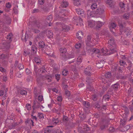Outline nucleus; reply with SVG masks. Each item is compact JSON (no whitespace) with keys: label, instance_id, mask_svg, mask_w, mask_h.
Masks as SVG:
<instances>
[{"label":"nucleus","instance_id":"1","mask_svg":"<svg viewBox=\"0 0 133 133\" xmlns=\"http://www.w3.org/2000/svg\"><path fill=\"white\" fill-rule=\"evenodd\" d=\"M105 50H104L103 49H102L101 50V52H100L101 54L97 56V57H99L100 56H102V55L106 56L110 55V52L108 51V50L106 48H105Z\"/></svg>","mask_w":133,"mask_h":133},{"label":"nucleus","instance_id":"2","mask_svg":"<svg viewBox=\"0 0 133 133\" xmlns=\"http://www.w3.org/2000/svg\"><path fill=\"white\" fill-rule=\"evenodd\" d=\"M33 104L32 108L33 110H34L36 108H40L41 109V107L43 108H44L42 105H40V103L38 102L37 101H34Z\"/></svg>","mask_w":133,"mask_h":133},{"label":"nucleus","instance_id":"3","mask_svg":"<svg viewBox=\"0 0 133 133\" xmlns=\"http://www.w3.org/2000/svg\"><path fill=\"white\" fill-rule=\"evenodd\" d=\"M108 39L109 40L108 42V44L109 45H108V47L110 48V47L112 48V45L114 44L115 43L114 40V38L112 37H109V38H108Z\"/></svg>","mask_w":133,"mask_h":133},{"label":"nucleus","instance_id":"4","mask_svg":"<svg viewBox=\"0 0 133 133\" xmlns=\"http://www.w3.org/2000/svg\"><path fill=\"white\" fill-rule=\"evenodd\" d=\"M92 36L90 35H88L85 40V43L87 45L89 46L90 44L92 43L93 40L91 39Z\"/></svg>","mask_w":133,"mask_h":133},{"label":"nucleus","instance_id":"5","mask_svg":"<svg viewBox=\"0 0 133 133\" xmlns=\"http://www.w3.org/2000/svg\"><path fill=\"white\" fill-rule=\"evenodd\" d=\"M105 62L103 60L97 61L96 63L97 66L99 68H102L104 64L105 63Z\"/></svg>","mask_w":133,"mask_h":133},{"label":"nucleus","instance_id":"6","mask_svg":"<svg viewBox=\"0 0 133 133\" xmlns=\"http://www.w3.org/2000/svg\"><path fill=\"white\" fill-rule=\"evenodd\" d=\"M91 70V67L90 66H89L86 68L84 70L85 74L88 76L91 75V73L90 71Z\"/></svg>","mask_w":133,"mask_h":133},{"label":"nucleus","instance_id":"7","mask_svg":"<svg viewBox=\"0 0 133 133\" xmlns=\"http://www.w3.org/2000/svg\"><path fill=\"white\" fill-rule=\"evenodd\" d=\"M87 14L88 17H93L96 15L95 11H91L89 10H88L87 11Z\"/></svg>","mask_w":133,"mask_h":133},{"label":"nucleus","instance_id":"8","mask_svg":"<svg viewBox=\"0 0 133 133\" xmlns=\"http://www.w3.org/2000/svg\"><path fill=\"white\" fill-rule=\"evenodd\" d=\"M117 25L116 24L114 23H112L110 24L109 26V27L110 31L113 33H114V31L115 30V29Z\"/></svg>","mask_w":133,"mask_h":133},{"label":"nucleus","instance_id":"9","mask_svg":"<svg viewBox=\"0 0 133 133\" xmlns=\"http://www.w3.org/2000/svg\"><path fill=\"white\" fill-rule=\"evenodd\" d=\"M96 15H101L104 13V9L103 8H100L97 9L95 11Z\"/></svg>","mask_w":133,"mask_h":133},{"label":"nucleus","instance_id":"10","mask_svg":"<svg viewBox=\"0 0 133 133\" xmlns=\"http://www.w3.org/2000/svg\"><path fill=\"white\" fill-rule=\"evenodd\" d=\"M62 25V26H61V27H62L63 31L65 32L69 30L70 28L69 26L65 25L64 24Z\"/></svg>","mask_w":133,"mask_h":133},{"label":"nucleus","instance_id":"11","mask_svg":"<svg viewBox=\"0 0 133 133\" xmlns=\"http://www.w3.org/2000/svg\"><path fill=\"white\" fill-rule=\"evenodd\" d=\"M76 12L78 15H80L82 17H85V15L83 10H82V13H81V10L79 9H76Z\"/></svg>","mask_w":133,"mask_h":133},{"label":"nucleus","instance_id":"12","mask_svg":"<svg viewBox=\"0 0 133 133\" xmlns=\"http://www.w3.org/2000/svg\"><path fill=\"white\" fill-rule=\"evenodd\" d=\"M67 12L68 11L66 10H62L59 12V15L61 17H63L66 16V14L65 13H67Z\"/></svg>","mask_w":133,"mask_h":133},{"label":"nucleus","instance_id":"13","mask_svg":"<svg viewBox=\"0 0 133 133\" xmlns=\"http://www.w3.org/2000/svg\"><path fill=\"white\" fill-rule=\"evenodd\" d=\"M108 125V124L106 123L104 121H103L101 124V129L102 130H103L105 127H107Z\"/></svg>","mask_w":133,"mask_h":133},{"label":"nucleus","instance_id":"14","mask_svg":"<svg viewBox=\"0 0 133 133\" xmlns=\"http://www.w3.org/2000/svg\"><path fill=\"white\" fill-rule=\"evenodd\" d=\"M127 119L126 118H124L121 119L120 121V125L121 127L124 126L126 124Z\"/></svg>","mask_w":133,"mask_h":133},{"label":"nucleus","instance_id":"15","mask_svg":"<svg viewBox=\"0 0 133 133\" xmlns=\"http://www.w3.org/2000/svg\"><path fill=\"white\" fill-rule=\"evenodd\" d=\"M88 26L91 28H92L95 26L96 23L95 21H88Z\"/></svg>","mask_w":133,"mask_h":133},{"label":"nucleus","instance_id":"16","mask_svg":"<svg viewBox=\"0 0 133 133\" xmlns=\"http://www.w3.org/2000/svg\"><path fill=\"white\" fill-rule=\"evenodd\" d=\"M41 24L40 23L39 21H36L34 23V28L37 27L38 28H39L41 27Z\"/></svg>","mask_w":133,"mask_h":133},{"label":"nucleus","instance_id":"17","mask_svg":"<svg viewBox=\"0 0 133 133\" xmlns=\"http://www.w3.org/2000/svg\"><path fill=\"white\" fill-rule=\"evenodd\" d=\"M119 85V83H117L112 85L111 87V88L115 90H117Z\"/></svg>","mask_w":133,"mask_h":133},{"label":"nucleus","instance_id":"18","mask_svg":"<svg viewBox=\"0 0 133 133\" xmlns=\"http://www.w3.org/2000/svg\"><path fill=\"white\" fill-rule=\"evenodd\" d=\"M96 24L97 25L95 27V28L96 29H98L99 28H100L103 25V23L100 21L97 22Z\"/></svg>","mask_w":133,"mask_h":133},{"label":"nucleus","instance_id":"19","mask_svg":"<svg viewBox=\"0 0 133 133\" xmlns=\"http://www.w3.org/2000/svg\"><path fill=\"white\" fill-rule=\"evenodd\" d=\"M83 36V35L82 31H79L76 34V36L78 39H81Z\"/></svg>","mask_w":133,"mask_h":133},{"label":"nucleus","instance_id":"20","mask_svg":"<svg viewBox=\"0 0 133 133\" xmlns=\"http://www.w3.org/2000/svg\"><path fill=\"white\" fill-rule=\"evenodd\" d=\"M74 5L75 6H78L80 5V1L79 0H72Z\"/></svg>","mask_w":133,"mask_h":133},{"label":"nucleus","instance_id":"21","mask_svg":"<svg viewBox=\"0 0 133 133\" xmlns=\"http://www.w3.org/2000/svg\"><path fill=\"white\" fill-rule=\"evenodd\" d=\"M38 44L39 47L41 48H44L45 46L44 42L43 41L39 42Z\"/></svg>","mask_w":133,"mask_h":133},{"label":"nucleus","instance_id":"22","mask_svg":"<svg viewBox=\"0 0 133 133\" xmlns=\"http://www.w3.org/2000/svg\"><path fill=\"white\" fill-rule=\"evenodd\" d=\"M108 94H109V95L107 94H106L103 97L104 99L105 100H106L109 99L110 97V94H111V92L110 91V90L108 91Z\"/></svg>","mask_w":133,"mask_h":133},{"label":"nucleus","instance_id":"23","mask_svg":"<svg viewBox=\"0 0 133 133\" xmlns=\"http://www.w3.org/2000/svg\"><path fill=\"white\" fill-rule=\"evenodd\" d=\"M125 23L123 21H119L118 25L120 28H123L125 26Z\"/></svg>","mask_w":133,"mask_h":133},{"label":"nucleus","instance_id":"24","mask_svg":"<svg viewBox=\"0 0 133 133\" xmlns=\"http://www.w3.org/2000/svg\"><path fill=\"white\" fill-rule=\"evenodd\" d=\"M122 108L124 111L125 114L126 115L128 114L129 112V109L128 108L125 106H123L122 107Z\"/></svg>","mask_w":133,"mask_h":133},{"label":"nucleus","instance_id":"25","mask_svg":"<svg viewBox=\"0 0 133 133\" xmlns=\"http://www.w3.org/2000/svg\"><path fill=\"white\" fill-rule=\"evenodd\" d=\"M91 50H92L93 53H95L96 54H99V55L101 54V51L97 49L94 48V49H92Z\"/></svg>","mask_w":133,"mask_h":133},{"label":"nucleus","instance_id":"26","mask_svg":"<svg viewBox=\"0 0 133 133\" xmlns=\"http://www.w3.org/2000/svg\"><path fill=\"white\" fill-rule=\"evenodd\" d=\"M127 125L126 126H125L122 127V131H127L128 129L130 128V125Z\"/></svg>","mask_w":133,"mask_h":133},{"label":"nucleus","instance_id":"27","mask_svg":"<svg viewBox=\"0 0 133 133\" xmlns=\"http://www.w3.org/2000/svg\"><path fill=\"white\" fill-rule=\"evenodd\" d=\"M66 52L65 53H61L60 54L61 56L62 57V59L64 60H66L67 59Z\"/></svg>","mask_w":133,"mask_h":133},{"label":"nucleus","instance_id":"28","mask_svg":"<svg viewBox=\"0 0 133 133\" xmlns=\"http://www.w3.org/2000/svg\"><path fill=\"white\" fill-rule=\"evenodd\" d=\"M47 36L49 38H51L52 37L53 34L51 31L48 30L47 31Z\"/></svg>","mask_w":133,"mask_h":133},{"label":"nucleus","instance_id":"29","mask_svg":"<svg viewBox=\"0 0 133 133\" xmlns=\"http://www.w3.org/2000/svg\"><path fill=\"white\" fill-rule=\"evenodd\" d=\"M68 5V2L66 1H63V3L61 4L62 7L66 8V7Z\"/></svg>","mask_w":133,"mask_h":133},{"label":"nucleus","instance_id":"30","mask_svg":"<svg viewBox=\"0 0 133 133\" xmlns=\"http://www.w3.org/2000/svg\"><path fill=\"white\" fill-rule=\"evenodd\" d=\"M79 17H73L72 19V21L74 23H75V22L78 23L79 22Z\"/></svg>","mask_w":133,"mask_h":133},{"label":"nucleus","instance_id":"31","mask_svg":"<svg viewBox=\"0 0 133 133\" xmlns=\"http://www.w3.org/2000/svg\"><path fill=\"white\" fill-rule=\"evenodd\" d=\"M44 133H50L51 132V130L48 127H47L46 128H44Z\"/></svg>","mask_w":133,"mask_h":133},{"label":"nucleus","instance_id":"32","mask_svg":"<svg viewBox=\"0 0 133 133\" xmlns=\"http://www.w3.org/2000/svg\"><path fill=\"white\" fill-rule=\"evenodd\" d=\"M60 51L61 53H65L66 52L67 50L64 47L61 48L60 49Z\"/></svg>","mask_w":133,"mask_h":133},{"label":"nucleus","instance_id":"33","mask_svg":"<svg viewBox=\"0 0 133 133\" xmlns=\"http://www.w3.org/2000/svg\"><path fill=\"white\" fill-rule=\"evenodd\" d=\"M45 78L49 82H50L51 81L52 77L50 75H47L45 76Z\"/></svg>","mask_w":133,"mask_h":133},{"label":"nucleus","instance_id":"34","mask_svg":"<svg viewBox=\"0 0 133 133\" xmlns=\"http://www.w3.org/2000/svg\"><path fill=\"white\" fill-rule=\"evenodd\" d=\"M85 129L84 128H79L78 129V131L80 133H86V132H85Z\"/></svg>","mask_w":133,"mask_h":133},{"label":"nucleus","instance_id":"35","mask_svg":"<svg viewBox=\"0 0 133 133\" xmlns=\"http://www.w3.org/2000/svg\"><path fill=\"white\" fill-rule=\"evenodd\" d=\"M34 60L36 63H40L41 62V60L38 58L35 57H34Z\"/></svg>","mask_w":133,"mask_h":133},{"label":"nucleus","instance_id":"36","mask_svg":"<svg viewBox=\"0 0 133 133\" xmlns=\"http://www.w3.org/2000/svg\"><path fill=\"white\" fill-rule=\"evenodd\" d=\"M91 7L92 10H94L97 8V5L96 3H94L91 5Z\"/></svg>","mask_w":133,"mask_h":133},{"label":"nucleus","instance_id":"37","mask_svg":"<svg viewBox=\"0 0 133 133\" xmlns=\"http://www.w3.org/2000/svg\"><path fill=\"white\" fill-rule=\"evenodd\" d=\"M23 37L22 38V40H23L24 39V42H25L28 38L29 35L25 33L24 35V38H23Z\"/></svg>","mask_w":133,"mask_h":133},{"label":"nucleus","instance_id":"38","mask_svg":"<svg viewBox=\"0 0 133 133\" xmlns=\"http://www.w3.org/2000/svg\"><path fill=\"white\" fill-rule=\"evenodd\" d=\"M93 107L95 108H97L98 109L100 108V106L99 103H95L93 105Z\"/></svg>","mask_w":133,"mask_h":133},{"label":"nucleus","instance_id":"39","mask_svg":"<svg viewBox=\"0 0 133 133\" xmlns=\"http://www.w3.org/2000/svg\"><path fill=\"white\" fill-rule=\"evenodd\" d=\"M122 43L123 44L126 45H129V41H128L127 40H126L125 39L124 40H122Z\"/></svg>","mask_w":133,"mask_h":133},{"label":"nucleus","instance_id":"40","mask_svg":"<svg viewBox=\"0 0 133 133\" xmlns=\"http://www.w3.org/2000/svg\"><path fill=\"white\" fill-rule=\"evenodd\" d=\"M83 105L86 108H88L90 106V104L89 102L87 101H84L83 102Z\"/></svg>","mask_w":133,"mask_h":133},{"label":"nucleus","instance_id":"41","mask_svg":"<svg viewBox=\"0 0 133 133\" xmlns=\"http://www.w3.org/2000/svg\"><path fill=\"white\" fill-rule=\"evenodd\" d=\"M129 17V13L125 14L123 15V18L125 19H128Z\"/></svg>","mask_w":133,"mask_h":133},{"label":"nucleus","instance_id":"42","mask_svg":"<svg viewBox=\"0 0 133 133\" xmlns=\"http://www.w3.org/2000/svg\"><path fill=\"white\" fill-rule=\"evenodd\" d=\"M68 73V71L67 70H64L62 72V74L64 76H66Z\"/></svg>","mask_w":133,"mask_h":133},{"label":"nucleus","instance_id":"43","mask_svg":"<svg viewBox=\"0 0 133 133\" xmlns=\"http://www.w3.org/2000/svg\"><path fill=\"white\" fill-rule=\"evenodd\" d=\"M12 36V34H9L7 36L6 38L8 39H9L10 41H12L11 37Z\"/></svg>","mask_w":133,"mask_h":133},{"label":"nucleus","instance_id":"44","mask_svg":"<svg viewBox=\"0 0 133 133\" xmlns=\"http://www.w3.org/2000/svg\"><path fill=\"white\" fill-rule=\"evenodd\" d=\"M86 82L88 83L89 84L92 83L93 82L92 79H91L90 78L88 77L87 78V80Z\"/></svg>","mask_w":133,"mask_h":133},{"label":"nucleus","instance_id":"45","mask_svg":"<svg viewBox=\"0 0 133 133\" xmlns=\"http://www.w3.org/2000/svg\"><path fill=\"white\" fill-rule=\"evenodd\" d=\"M31 31H32L34 32L36 34L40 32V31L39 30L33 28H32L31 29Z\"/></svg>","mask_w":133,"mask_h":133},{"label":"nucleus","instance_id":"46","mask_svg":"<svg viewBox=\"0 0 133 133\" xmlns=\"http://www.w3.org/2000/svg\"><path fill=\"white\" fill-rule=\"evenodd\" d=\"M87 89L91 91H93L94 90L93 87L90 85H89L87 88Z\"/></svg>","mask_w":133,"mask_h":133},{"label":"nucleus","instance_id":"47","mask_svg":"<svg viewBox=\"0 0 133 133\" xmlns=\"http://www.w3.org/2000/svg\"><path fill=\"white\" fill-rule=\"evenodd\" d=\"M38 99L39 102L42 101L43 99V96L42 95H39L38 97Z\"/></svg>","mask_w":133,"mask_h":133},{"label":"nucleus","instance_id":"48","mask_svg":"<svg viewBox=\"0 0 133 133\" xmlns=\"http://www.w3.org/2000/svg\"><path fill=\"white\" fill-rule=\"evenodd\" d=\"M18 67L20 70L24 68V65L22 64H19Z\"/></svg>","mask_w":133,"mask_h":133},{"label":"nucleus","instance_id":"49","mask_svg":"<svg viewBox=\"0 0 133 133\" xmlns=\"http://www.w3.org/2000/svg\"><path fill=\"white\" fill-rule=\"evenodd\" d=\"M112 47L111 48H112ZM111 47L109 48L110 50H108V51H109L110 52V55L111 54H112L113 53H115L116 52V51L114 49H111Z\"/></svg>","mask_w":133,"mask_h":133},{"label":"nucleus","instance_id":"50","mask_svg":"<svg viewBox=\"0 0 133 133\" xmlns=\"http://www.w3.org/2000/svg\"><path fill=\"white\" fill-rule=\"evenodd\" d=\"M52 122H53L54 123H55L56 124L58 122V118L56 119L53 118L52 119Z\"/></svg>","mask_w":133,"mask_h":133},{"label":"nucleus","instance_id":"51","mask_svg":"<svg viewBox=\"0 0 133 133\" xmlns=\"http://www.w3.org/2000/svg\"><path fill=\"white\" fill-rule=\"evenodd\" d=\"M92 99L93 100L96 101L97 100V96L95 94H93L92 96Z\"/></svg>","mask_w":133,"mask_h":133},{"label":"nucleus","instance_id":"52","mask_svg":"<svg viewBox=\"0 0 133 133\" xmlns=\"http://www.w3.org/2000/svg\"><path fill=\"white\" fill-rule=\"evenodd\" d=\"M104 35L105 36H106V37H108V39L109 38V37H112L110 35V34H109V33L108 32V31H106L105 33L104 34Z\"/></svg>","mask_w":133,"mask_h":133},{"label":"nucleus","instance_id":"53","mask_svg":"<svg viewBox=\"0 0 133 133\" xmlns=\"http://www.w3.org/2000/svg\"><path fill=\"white\" fill-rule=\"evenodd\" d=\"M63 121L64 122H66L67 121H68L69 120V119L68 117L66 116H64L63 117Z\"/></svg>","mask_w":133,"mask_h":133},{"label":"nucleus","instance_id":"54","mask_svg":"<svg viewBox=\"0 0 133 133\" xmlns=\"http://www.w3.org/2000/svg\"><path fill=\"white\" fill-rule=\"evenodd\" d=\"M26 107L28 110H31V106L30 104H27L26 105Z\"/></svg>","mask_w":133,"mask_h":133},{"label":"nucleus","instance_id":"55","mask_svg":"<svg viewBox=\"0 0 133 133\" xmlns=\"http://www.w3.org/2000/svg\"><path fill=\"white\" fill-rule=\"evenodd\" d=\"M84 129H85V132H87L88 133H89L90 132V129L87 125L86 126V128H84Z\"/></svg>","mask_w":133,"mask_h":133},{"label":"nucleus","instance_id":"56","mask_svg":"<svg viewBox=\"0 0 133 133\" xmlns=\"http://www.w3.org/2000/svg\"><path fill=\"white\" fill-rule=\"evenodd\" d=\"M119 63L120 65H122L124 66H124V65H126V63L122 60H120Z\"/></svg>","mask_w":133,"mask_h":133},{"label":"nucleus","instance_id":"57","mask_svg":"<svg viewBox=\"0 0 133 133\" xmlns=\"http://www.w3.org/2000/svg\"><path fill=\"white\" fill-rule=\"evenodd\" d=\"M38 116L39 117V118L40 119H41L44 118L43 114L41 113H38Z\"/></svg>","mask_w":133,"mask_h":133},{"label":"nucleus","instance_id":"58","mask_svg":"<svg viewBox=\"0 0 133 133\" xmlns=\"http://www.w3.org/2000/svg\"><path fill=\"white\" fill-rule=\"evenodd\" d=\"M20 94L22 95H24L27 94V92L24 90H21L20 91Z\"/></svg>","mask_w":133,"mask_h":133},{"label":"nucleus","instance_id":"59","mask_svg":"<svg viewBox=\"0 0 133 133\" xmlns=\"http://www.w3.org/2000/svg\"><path fill=\"white\" fill-rule=\"evenodd\" d=\"M5 6L6 8H7L9 9L10 8L11 5L10 2H8L6 3Z\"/></svg>","mask_w":133,"mask_h":133},{"label":"nucleus","instance_id":"60","mask_svg":"<svg viewBox=\"0 0 133 133\" xmlns=\"http://www.w3.org/2000/svg\"><path fill=\"white\" fill-rule=\"evenodd\" d=\"M47 19L49 22L51 21L52 19V16L50 15L49 16H48L47 17Z\"/></svg>","mask_w":133,"mask_h":133},{"label":"nucleus","instance_id":"61","mask_svg":"<svg viewBox=\"0 0 133 133\" xmlns=\"http://www.w3.org/2000/svg\"><path fill=\"white\" fill-rule=\"evenodd\" d=\"M30 53V52L28 51H24V52L23 55L25 56H27Z\"/></svg>","mask_w":133,"mask_h":133},{"label":"nucleus","instance_id":"62","mask_svg":"<svg viewBox=\"0 0 133 133\" xmlns=\"http://www.w3.org/2000/svg\"><path fill=\"white\" fill-rule=\"evenodd\" d=\"M129 108L132 113H133V105H129Z\"/></svg>","mask_w":133,"mask_h":133},{"label":"nucleus","instance_id":"63","mask_svg":"<svg viewBox=\"0 0 133 133\" xmlns=\"http://www.w3.org/2000/svg\"><path fill=\"white\" fill-rule=\"evenodd\" d=\"M81 46V45L80 43H76V45L75 46V48L77 49H78L79 48H80Z\"/></svg>","mask_w":133,"mask_h":133},{"label":"nucleus","instance_id":"64","mask_svg":"<svg viewBox=\"0 0 133 133\" xmlns=\"http://www.w3.org/2000/svg\"><path fill=\"white\" fill-rule=\"evenodd\" d=\"M56 78L57 80V81H58L60 78V75H59L57 74L55 75Z\"/></svg>","mask_w":133,"mask_h":133}]
</instances>
